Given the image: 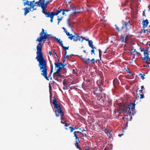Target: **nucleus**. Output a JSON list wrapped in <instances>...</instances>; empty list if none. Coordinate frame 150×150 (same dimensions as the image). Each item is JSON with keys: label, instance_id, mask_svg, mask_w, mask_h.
<instances>
[{"label": "nucleus", "instance_id": "f257e3e1", "mask_svg": "<svg viewBox=\"0 0 150 150\" xmlns=\"http://www.w3.org/2000/svg\"><path fill=\"white\" fill-rule=\"evenodd\" d=\"M40 37L37 39L36 41L39 42L37 46V57L36 59L39 62L38 65L40 67V69L42 73L41 75L43 76L47 79H48L47 76V68L46 61L44 59L43 54L42 52V45L41 42L43 40L47 38H49L50 36L49 35L45 33L43 29H42V31L40 34Z\"/></svg>", "mask_w": 150, "mask_h": 150}, {"label": "nucleus", "instance_id": "f03ea898", "mask_svg": "<svg viewBox=\"0 0 150 150\" xmlns=\"http://www.w3.org/2000/svg\"><path fill=\"white\" fill-rule=\"evenodd\" d=\"M52 94H50V101L52 102L54 105V108L56 109L55 111V115L56 117L59 116H63L64 115V112L62 110V104L58 103L57 101L56 98L55 96L52 97Z\"/></svg>", "mask_w": 150, "mask_h": 150}, {"label": "nucleus", "instance_id": "7ed1b4c3", "mask_svg": "<svg viewBox=\"0 0 150 150\" xmlns=\"http://www.w3.org/2000/svg\"><path fill=\"white\" fill-rule=\"evenodd\" d=\"M52 2V0H47L45 3H42L40 4L41 8L42 9V12L44 13L47 17H50L51 18L50 21L53 22V20L54 15L52 14L51 12H47L46 11V9L47 7L48 4Z\"/></svg>", "mask_w": 150, "mask_h": 150}, {"label": "nucleus", "instance_id": "20e7f679", "mask_svg": "<svg viewBox=\"0 0 150 150\" xmlns=\"http://www.w3.org/2000/svg\"><path fill=\"white\" fill-rule=\"evenodd\" d=\"M47 0H39V1H37L36 2H35V1H33L31 2H29L28 1H27L25 4L24 3V5H25V4H26L27 5L30 6V7H29V9L30 11H33L35 10H36V9L37 6H40L41 7L40 4H41V3H45L46 1Z\"/></svg>", "mask_w": 150, "mask_h": 150}, {"label": "nucleus", "instance_id": "39448f33", "mask_svg": "<svg viewBox=\"0 0 150 150\" xmlns=\"http://www.w3.org/2000/svg\"><path fill=\"white\" fill-rule=\"evenodd\" d=\"M67 35L68 36V38L70 40H72L76 42L78 41L82 42L84 40L86 39L81 35H80L79 34L75 33V35H73L72 34H69L68 32H67Z\"/></svg>", "mask_w": 150, "mask_h": 150}, {"label": "nucleus", "instance_id": "423d86ee", "mask_svg": "<svg viewBox=\"0 0 150 150\" xmlns=\"http://www.w3.org/2000/svg\"><path fill=\"white\" fill-rule=\"evenodd\" d=\"M104 80L103 79H101L97 81V85L99 86V89L96 90V91H100V92L97 93H94V94H100V91L101 90V88L100 86H102L103 85Z\"/></svg>", "mask_w": 150, "mask_h": 150}, {"label": "nucleus", "instance_id": "0eeeda50", "mask_svg": "<svg viewBox=\"0 0 150 150\" xmlns=\"http://www.w3.org/2000/svg\"><path fill=\"white\" fill-rule=\"evenodd\" d=\"M60 71L59 70H57L56 72L54 73L53 76L54 79H57L58 77H62V75L60 73Z\"/></svg>", "mask_w": 150, "mask_h": 150}, {"label": "nucleus", "instance_id": "6e6552de", "mask_svg": "<svg viewBox=\"0 0 150 150\" xmlns=\"http://www.w3.org/2000/svg\"><path fill=\"white\" fill-rule=\"evenodd\" d=\"M128 38V37L127 35H122L121 36L120 40L122 42H125L127 44Z\"/></svg>", "mask_w": 150, "mask_h": 150}, {"label": "nucleus", "instance_id": "1a4fd4ad", "mask_svg": "<svg viewBox=\"0 0 150 150\" xmlns=\"http://www.w3.org/2000/svg\"><path fill=\"white\" fill-rule=\"evenodd\" d=\"M54 64L55 65V67L57 68V70H59L60 71L62 69V67L64 66L63 64L61 62H55L54 63Z\"/></svg>", "mask_w": 150, "mask_h": 150}, {"label": "nucleus", "instance_id": "9d476101", "mask_svg": "<svg viewBox=\"0 0 150 150\" xmlns=\"http://www.w3.org/2000/svg\"><path fill=\"white\" fill-rule=\"evenodd\" d=\"M97 99L100 101H104L105 99V94H97Z\"/></svg>", "mask_w": 150, "mask_h": 150}, {"label": "nucleus", "instance_id": "9b49d317", "mask_svg": "<svg viewBox=\"0 0 150 150\" xmlns=\"http://www.w3.org/2000/svg\"><path fill=\"white\" fill-rule=\"evenodd\" d=\"M144 54V57L143 58V59L145 60H147L148 59H150L149 57L148 53L147 52L146 50H143Z\"/></svg>", "mask_w": 150, "mask_h": 150}, {"label": "nucleus", "instance_id": "f8f14e48", "mask_svg": "<svg viewBox=\"0 0 150 150\" xmlns=\"http://www.w3.org/2000/svg\"><path fill=\"white\" fill-rule=\"evenodd\" d=\"M149 23V21L147 19L144 20L143 21L142 24L143 25V27L144 28L147 26Z\"/></svg>", "mask_w": 150, "mask_h": 150}, {"label": "nucleus", "instance_id": "ddd939ff", "mask_svg": "<svg viewBox=\"0 0 150 150\" xmlns=\"http://www.w3.org/2000/svg\"><path fill=\"white\" fill-rule=\"evenodd\" d=\"M85 40L88 41V45L89 46L91 47L92 49H95V47L93 45V42L92 41L89 40L88 39H85Z\"/></svg>", "mask_w": 150, "mask_h": 150}, {"label": "nucleus", "instance_id": "4468645a", "mask_svg": "<svg viewBox=\"0 0 150 150\" xmlns=\"http://www.w3.org/2000/svg\"><path fill=\"white\" fill-rule=\"evenodd\" d=\"M113 83L114 86L116 88L119 86L120 83L118 80L116 79H114Z\"/></svg>", "mask_w": 150, "mask_h": 150}, {"label": "nucleus", "instance_id": "2eb2a0df", "mask_svg": "<svg viewBox=\"0 0 150 150\" xmlns=\"http://www.w3.org/2000/svg\"><path fill=\"white\" fill-rule=\"evenodd\" d=\"M135 104L134 103H132L129 104L128 105V107L127 108V109L128 110H130V109L133 108L134 109V107H135Z\"/></svg>", "mask_w": 150, "mask_h": 150}, {"label": "nucleus", "instance_id": "dca6fc26", "mask_svg": "<svg viewBox=\"0 0 150 150\" xmlns=\"http://www.w3.org/2000/svg\"><path fill=\"white\" fill-rule=\"evenodd\" d=\"M82 61L84 62L86 64H87L89 63L90 59L89 58H82Z\"/></svg>", "mask_w": 150, "mask_h": 150}, {"label": "nucleus", "instance_id": "f3484780", "mask_svg": "<svg viewBox=\"0 0 150 150\" xmlns=\"http://www.w3.org/2000/svg\"><path fill=\"white\" fill-rule=\"evenodd\" d=\"M62 11V9H60V10H57V12H52L51 13L53 15H54V16L57 15H58V14L59 13H61Z\"/></svg>", "mask_w": 150, "mask_h": 150}, {"label": "nucleus", "instance_id": "a211bd4d", "mask_svg": "<svg viewBox=\"0 0 150 150\" xmlns=\"http://www.w3.org/2000/svg\"><path fill=\"white\" fill-rule=\"evenodd\" d=\"M24 10H25L24 15L25 16H26L27 14L29 12V8H28L27 7H26L24 8Z\"/></svg>", "mask_w": 150, "mask_h": 150}, {"label": "nucleus", "instance_id": "6ab92c4d", "mask_svg": "<svg viewBox=\"0 0 150 150\" xmlns=\"http://www.w3.org/2000/svg\"><path fill=\"white\" fill-rule=\"evenodd\" d=\"M84 85V84H83L82 85V87L84 90H89L90 89L91 87H90L89 86H85Z\"/></svg>", "mask_w": 150, "mask_h": 150}, {"label": "nucleus", "instance_id": "aec40b11", "mask_svg": "<svg viewBox=\"0 0 150 150\" xmlns=\"http://www.w3.org/2000/svg\"><path fill=\"white\" fill-rule=\"evenodd\" d=\"M134 109L131 108L130 109V110H128V109H127V111L130 114H133L135 113V111L133 110Z\"/></svg>", "mask_w": 150, "mask_h": 150}, {"label": "nucleus", "instance_id": "412c9836", "mask_svg": "<svg viewBox=\"0 0 150 150\" xmlns=\"http://www.w3.org/2000/svg\"><path fill=\"white\" fill-rule=\"evenodd\" d=\"M56 40H57V42L60 44V45L61 46H62L63 45V42L62 41H61L60 39H59L58 38H57L55 37V38Z\"/></svg>", "mask_w": 150, "mask_h": 150}, {"label": "nucleus", "instance_id": "4be33fe9", "mask_svg": "<svg viewBox=\"0 0 150 150\" xmlns=\"http://www.w3.org/2000/svg\"><path fill=\"white\" fill-rule=\"evenodd\" d=\"M63 83V84H64V86H69V85L68 84L67 81L65 80H64V81Z\"/></svg>", "mask_w": 150, "mask_h": 150}, {"label": "nucleus", "instance_id": "5701e85b", "mask_svg": "<svg viewBox=\"0 0 150 150\" xmlns=\"http://www.w3.org/2000/svg\"><path fill=\"white\" fill-rule=\"evenodd\" d=\"M95 63V60L93 58L91 60L90 59V60L89 61V63L92 64H94Z\"/></svg>", "mask_w": 150, "mask_h": 150}, {"label": "nucleus", "instance_id": "b1692460", "mask_svg": "<svg viewBox=\"0 0 150 150\" xmlns=\"http://www.w3.org/2000/svg\"><path fill=\"white\" fill-rule=\"evenodd\" d=\"M62 46L63 48L66 51L67 50H68L69 47H65L64 46L63 44V45L62 46Z\"/></svg>", "mask_w": 150, "mask_h": 150}, {"label": "nucleus", "instance_id": "393cba45", "mask_svg": "<svg viewBox=\"0 0 150 150\" xmlns=\"http://www.w3.org/2000/svg\"><path fill=\"white\" fill-rule=\"evenodd\" d=\"M81 134L82 135V137L81 138V139H84V137H87V135L86 134H83L82 133Z\"/></svg>", "mask_w": 150, "mask_h": 150}, {"label": "nucleus", "instance_id": "a878e982", "mask_svg": "<svg viewBox=\"0 0 150 150\" xmlns=\"http://www.w3.org/2000/svg\"><path fill=\"white\" fill-rule=\"evenodd\" d=\"M69 129H70V132H73V130H75V128H74L73 127H69Z\"/></svg>", "mask_w": 150, "mask_h": 150}, {"label": "nucleus", "instance_id": "bb28decb", "mask_svg": "<svg viewBox=\"0 0 150 150\" xmlns=\"http://www.w3.org/2000/svg\"><path fill=\"white\" fill-rule=\"evenodd\" d=\"M78 142H76V143H75V145L76 146V148L78 149H80V147L79 146V145L78 144Z\"/></svg>", "mask_w": 150, "mask_h": 150}, {"label": "nucleus", "instance_id": "cd10ccee", "mask_svg": "<svg viewBox=\"0 0 150 150\" xmlns=\"http://www.w3.org/2000/svg\"><path fill=\"white\" fill-rule=\"evenodd\" d=\"M75 139L76 141V142H78L79 143L80 142L79 140V138L77 136H76V137H75Z\"/></svg>", "mask_w": 150, "mask_h": 150}, {"label": "nucleus", "instance_id": "c85d7f7f", "mask_svg": "<svg viewBox=\"0 0 150 150\" xmlns=\"http://www.w3.org/2000/svg\"><path fill=\"white\" fill-rule=\"evenodd\" d=\"M99 52V56L100 58H101V53L102 51H101V50L100 49H99L98 50Z\"/></svg>", "mask_w": 150, "mask_h": 150}, {"label": "nucleus", "instance_id": "c756f323", "mask_svg": "<svg viewBox=\"0 0 150 150\" xmlns=\"http://www.w3.org/2000/svg\"><path fill=\"white\" fill-rule=\"evenodd\" d=\"M70 87V86H64L63 87V89H68V87Z\"/></svg>", "mask_w": 150, "mask_h": 150}, {"label": "nucleus", "instance_id": "7c9ffc66", "mask_svg": "<svg viewBox=\"0 0 150 150\" xmlns=\"http://www.w3.org/2000/svg\"><path fill=\"white\" fill-rule=\"evenodd\" d=\"M94 49H92V50H91V54H95L94 53Z\"/></svg>", "mask_w": 150, "mask_h": 150}, {"label": "nucleus", "instance_id": "2f4dec72", "mask_svg": "<svg viewBox=\"0 0 150 150\" xmlns=\"http://www.w3.org/2000/svg\"><path fill=\"white\" fill-rule=\"evenodd\" d=\"M140 98H144V94H140Z\"/></svg>", "mask_w": 150, "mask_h": 150}, {"label": "nucleus", "instance_id": "473e14b6", "mask_svg": "<svg viewBox=\"0 0 150 150\" xmlns=\"http://www.w3.org/2000/svg\"><path fill=\"white\" fill-rule=\"evenodd\" d=\"M144 74H141V77L143 80L144 79Z\"/></svg>", "mask_w": 150, "mask_h": 150}, {"label": "nucleus", "instance_id": "72a5a7b5", "mask_svg": "<svg viewBox=\"0 0 150 150\" xmlns=\"http://www.w3.org/2000/svg\"><path fill=\"white\" fill-rule=\"evenodd\" d=\"M126 71L127 72V74L128 75H129V74H131V73L128 70H126Z\"/></svg>", "mask_w": 150, "mask_h": 150}, {"label": "nucleus", "instance_id": "f704fd0d", "mask_svg": "<svg viewBox=\"0 0 150 150\" xmlns=\"http://www.w3.org/2000/svg\"><path fill=\"white\" fill-rule=\"evenodd\" d=\"M73 133L74 135V137H76V136H77V135L76 134V132H74Z\"/></svg>", "mask_w": 150, "mask_h": 150}, {"label": "nucleus", "instance_id": "c9c22d12", "mask_svg": "<svg viewBox=\"0 0 150 150\" xmlns=\"http://www.w3.org/2000/svg\"><path fill=\"white\" fill-rule=\"evenodd\" d=\"M62 17H61V18H59V16L58 17L57 20H58V21H60L62 20Z\"/></svg>", "mask_w": 150, "mask_h": 150}, {"label": "nucleus", "instance_id": "e433bc0d", "mask_svg": "<svg viewBox=\"0 0 150 150\" xmlns=\"http://www.w3.org/2000/svg\"><path fill=\"white\" fill-rule=\"evenodd\" d=\"M62 28L64 30V31L65 32V33H66V34L67 35V34L66 33H67V32H68L66 30L65 28H64L63 27Z\"/></svg>", "mask_w": 150, "mask_h": 150}, {"label": "nucleus", "instance_id": "4c0bfd02", "mask_svg": "<svg viewBox=\"0 0 150 150\" xmlns=\"http://www.w3.org/2000/svg\"><path fill=\"white\" fill-rule=\"evenodd\" d=\"M61 122L63 124H64V123H65V121H64L63 120H61Z\"/></svg>", "mask_w": 150, "mask_h": 150}, {"label": "nucleus", "instance_id": "58836bf2", "mask_svg": "<svg viewBox=\"0 0 150 150\" xmlns=\"http://www.w3.org/2000/svg\"><path fill=\"white\" fill-rule=\"evenodd\" d=\"M144 33H148V30L147 29L145 30H144Z\"/></svg>", "mask_w": 150, "mask_h": 150}, {"label": "nucleus", "instance_id": "ea45409f", "mask_svg": "<svg viewBox=\"0 0 150 150\" xmlns=\"http://www.w3.org/2000/svg\"><path fill=\"white\" fill-rule=\"evenodd\" d=\"M141 87V91H143V90L144 89V86H142Z\"/></svg>", "mask_w": 150, "mask_h": 150}, {"label": "nucleus", "instance_id": "a19ab883", "mask_svg": "<svg viewBox=\"0 0 150 150\" xmlns=\"http://www.w3.org/2000/svg\"><path fill=\"white\" fill-rule=\"evenodd\" d=\"M64 10L65 11H66V12H68V11H70L69 9L68 8Z\"/></svg>", "mask_w": 150, "mask_h": 150}, {"label": "nucleus", "instance_id": "79ce46f5", "mask_svg": "<svg viewBox=\"0 0 150 150\" xmlns=\"http://www.w3.org/2000/svg\"><path fill=\"white\" fill-rule=\"evenodd\" d=\"M88 94H83V97H85L86 98H87L88 96Z\"/></svg>", "mask_w": 150, "mask_h": 150}, {"label": "nucleus", "instance_id": "37998d69", "mask_svg": "<svg viewBox=\"0 0 150 150\" xmlns=\"http://www.w3.org/2000/svg\"><path fill=\"white\" fill-rule=\"evenodd\" d=\"M76 133H80L81 134V133H82L79 131H76Z\"/></svg>", "mask_w": 150, "mask_h": 150}, {"label": "nucleus", "instance_id": "c03bdc74", "mask_svg": "<svg viewBox=\"0 0 150 150\" xmlns=\"http://www.w3.org/2000/svg\"><path fill=\"white\" fill-rule=\"evenodd\" d=\"M49 54L50 56H51V55H52V53L51 51H50L49 52Z\"/></svg>", "mask_w": 150, "mask_h": 150}, {"label": "nucleus", "instance_id": "a18cd8bd", "mask_svg": "<svg viewBox=\"0 0 150 150\" xmlns=\"http://www.w3.org/2000/svg\"><path fill=\"white\" fill-rule=\"evenodd\" d=\"M61 116V120H64V117H63V116Z\"/></svg>", "mask_w": 150, "mask_h": 150}, {"label": "nucleus", "instance_id": "49530a36", "mask_svg": "<svg viewBox=\"0 0 150 150\" xmlns=\"http://www.w3.org/2000/svg\"><path fill=\"white\" fill-rule=\"evenodd\" d=\"M54 55L56 56V57H57V55L56 53L54 52Z\"/></svg>", "mask_w": 150, "mask_h": 150}, {"label": "nucleus", "instance_id": "de8ad7c7", "mask_svg": "<svg viewBox=\"0 0 150 150\" xmlns=\"http://www.w3.org/2000/svg\"><path fill=\"white\" fill-rule=\"evenodd\" d=\"M63 12H62V14L63 15H64V14H65V11L64 10H63Z\"/></svg>", "mask_w": 150, "mask_h": 150}, {"label": "nucleus", "instance_id": "09e8293b", "mask_svg": "<svg viewBox=\"0 0 150 150\" xmlns=\"http://www.w3.org/2000/svg\"><path fill=\"white\" fill-rule=\"evenodd\" d=\"M64 124H65V125H64V126H65V127H68V126H67V123H66V122H65V123H64Z\"/></svg>", "mask_w": 150, "mask_h": 150}, {"label": "nucleus", "instance_id": "8fccbe9b", "mask_svg": "<svg viewBox=\"0 0 150 150\" xmlns=\"http://www.w3.org/2000/svg\"><path fill=\"white\" fill-rule=\"evenodd\" d=\"M123 135V134H119L118 135V136L119 137H121Z\"/></svg>", "mask_w": 150, "mask_h": 150}, {"label": "nucleus", "instance_id": "3c124183", "mask_svg": "<svg viewBox=\"0 0 150 150\" xmlns=\"http://www.w3.org/2000/svg\"><path fill=\"white\" fill-rule=\"evenodd\" d=\"M74 128H75V129H78L79 128H78V127H77L76 126H75V127H74Z\"/></svg>", "mask_w": 150, "mask_h": 150}, {"label": "nucleus", "instance_id": "603ef678", "mask_svg": "<svg viewBox=\"0 0 150 150\" xmlns=\"http://www.w3.org/2000/svg\"><path fill=\"white\" fill-rule=\"evenodd\" d=\"M141 50V52H143V50H145L144 49H140Z\"/></svg>", "mask_w": 150, "mask_h": 150}, {"label": "nucleus", "instance_id": "864d4df0", "mask_svg": "<svg viewBox=\"0 0 150 150\" xmlns=\"http://www.w3.org/2000/svg\"><path fill=\"white\" fill-rule=\"evenodd\" d=\"M83 52L85 53H86V50H84Z\"/></svg>", "mask_w": 150, "mask_h": 150}, {"label": "nucleus", "instance_id": "5fc2aeb1", "mask_svg": "<svg viewBox=\"0 0 150 150\" xmlns=\"http://www.w3.org/2000/svg\"><path fill=\"white\" fill-rule=\"evenodd\" d=\"M67 51H66L65 52V56L66 55V54H67Z\"/></svg>", "mask_w": 150, "mask_h": 150}, {"label": "nucleus", "instance_id": "6e6d98bb", "mask_svg": "<svg viewBox=\"0 0 150 150\" xmlns=\"http://www.w3.org/2000/svg\"><path fill=\"white\" fill-rule=\"evenodd\" d=\"M60 21H58V24L59 25V23Z\"/></svg>", "mask_w": 150, "mask_h": 150}, {"label": "nucleus", "instance_id": "4d7b16f0", "mask_svg": "<svg viewBox=\"0 0 150 150\" xmlns=\"http://www.w3.org/2000/svg\"><path fill=\"white\" fill-rule=\"evenodd\" d=\"M83 131H86V130L84 129H83L82 130V132H83Z\"/></svg>", "mask_w": 150, "mask_h": 150}, {"label": "nucleus", "instance_id": "13d9d810", "mask_svg": "<svg viewBox=\"0 0 150 150\" xmlns=\"http://www.w3.org/2000/svg\"><path fill=\"white\" fill-rule=\"evenodd\" d=\"M65 129H67V130H68V129L67 128V127H66V128H65Z\"/></svg>", "mask_w": 150, "mask_h": 150}, {"label": "nucleus", "instance_id": "bf43d9fd", "mask_svg": "<svg viewBox=\"0 0 150 150\" xmlns=\"http://www.w3.org/2000/svg\"><path fill=\"white\" fill-rule=\"evenodd\" d=\"M75 71L74 69H73V71Z\"/></svg>", "mask_w": 150, "mask_h": 150}, {"label": "nucleus", "instance_id": "052dcab7", "mask_svg": "<svg viewBox=\"0 0 150 150\" xmlns=\"http://www.w3.org/2000/svg\"><path fill=\"white\" fill-rule=\"evenodd\" d=\"M124 118H124V117H122V119H124Z\"/></svg>", "mask_w": 150, "mask_h": 150}, {"label": "nucleus", "instance_id": "680f3d73", "mask_svg": "<svg viewBox=\"0 0 150 150\" xmlns=\"http://www.w3.org/2000/svg\"><path fill=\"white\" fill-rule=\"evenodd\" d=\"M80 150H82V149H81L80 148V149H79Z\"/></svg>", "mask_w": 150, "mask_h": 150}, {"label": "nucleus", "instance_id": "e2e57ef3", "mask_svg": "<svg viewBox=\"0 0 150 150\" xmlns=\"http://www.w3.org/2000/svg\"><path fill=\"white\" fill-rule=\"evenodd\" d=\"M52 70H51V72H52Z\"/></svg>", "mask_w": 150, "mask_h": 150}, {"label": "nucleus", "instance_id": "0e129e2a", "mask_svg": "<svg viewBox=\"0 0 150 150\" xmlns=\"http://www.w3.org/2000/svg\"><path fill=\"white\" fill-rule=\"evenodd\" d=\"M116 28L117 29H118V28L117 27H116Z\"/></svg>", "mask_w": 150, "mask_h": 150}, {"label": "nucleus", "instance_id": "69168bd1", "mask_svg": "<svg viewBox=\"0 0 150 150\" xmlns=\"http://www.w3.org/2000/svg\"><path fill=\"white\" fill-rule=\"evenodd\" d=\"M79 129H80V130H81V128H79Z\"/></svg>", "mask_w": 150, "mask_h": 150}, {"label": "nucleus", "instance_id": "338daca9", "mask_svg": "<svg viewBox=\"0 0 150 150\" xmlns=\"http://www.w3.org/2000/svg\"><path fill=\"white\" fill-rule=\"evenodd\" d=\"M106 53V52H104V53Z\"/></svg>", "mask_w": 150, "mask_h": 150}, {"label": "nucleus", "instance_id": "774afa93", "mask_svg": "<svg viewBox=\"0 0 150 150\" xmlns=\"http://www.w3.org/2000/svg\"><path fill=\"white\" fill-rule=\"evenodd\" d=\"M149 45H150V43L149 44Z\"/></svg>", "mask_w": 150, "mask_h": 150}]
</instances>
